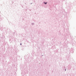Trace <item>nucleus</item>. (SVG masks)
Here are the masks:
<instances>
[{
  "instance_id": "obj_1",
  "label": "nucleus",
  "mask_w": 76,
  "mask_h": 76,
  "mask_svg": "<svg viewBox=\"0 0 76 76\" xmlns=\"http://www.w3.org/2000/svg\"><path fill=\"white\" fill-rule=\"evenodd\" d=\"M47 2H46V3H45V4H47Z\"/></svg>"
},
{
  "instance_id": "obj_2",
  "label": "nucleus",
  "mask_w": 76,
  "mask_h": 76,
  "mask_svg": "<svg viewBox=\"0 0 76 76\" xmlns=\"http://www.w3.org/2000/svg\"><path fill=\"white\" fill-rule=\"evenodd\" d=\"M20 45H22V44L21 43V44H20Z\"/></svg>"
}]
</instances>
